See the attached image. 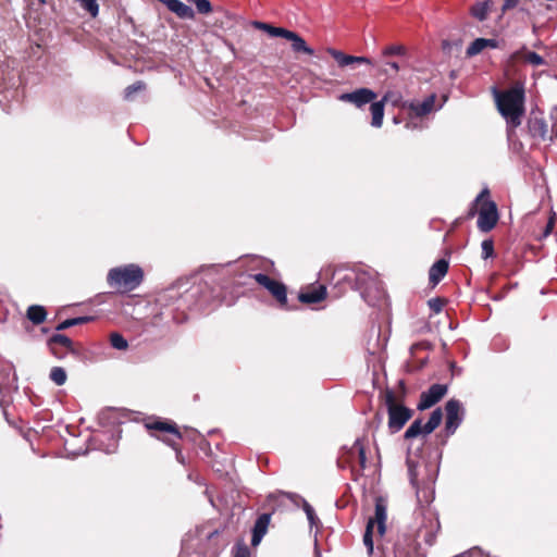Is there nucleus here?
<instances>
[{
  "label": "nucleus",
  "mask_w": 557,
  "mask_h": 557,
  "mask_svg": "<svg viewBox=\"0 0 557 557\" xmlns=\"http://www.w3.org/2000/svg\"><path fill=\"white\" fill-rule=\"evenodd\" d=\"M498 112L506 120L507 134L511 137L522 123L525 113V90L521 83H516L506 90H495Z\"/></svg>",
  "instance_id": "nucleus-1"
},
{
  "label": "nucleus",
  "mask_w": 557,
  "mask_h": 557,
  "mask_svg": "<svg viewBox=\"0 0 557 557\" xmlns=\"http://www.w3.org/2000/svg\"><path fill=\"white\" fill-rule=\"evenodd\" d=\"M143 281L144 271L134 263L113 268L107 275L109 286L122 294L136 289Z\"/></svg>",
  "instance_id": "nucleus-2"
},
{
  "label": "nucleus",
  "mask_w": 557,
  "mask_h": 557,
  "mask_svg": "<svg viewBox=\"0 0 557 557\" xmlns=\"http://www.w3.org/2000/svg\"><path fill=\"white\" fill-rule=\"evenodd\" d=\"M384 404L388 413V429L392 433L400 431L406 423L412 418L413 410L403 404L404 399H398L391 388H385L382 393Z\"/></svg>",
  "instance_id": "nucleus-3"
},
{
  "label": "nucleus",
  "mask_w": 557,
  "mask_h": 557,
  "mask_svg": "<svg viewBox=\"0 0 557 557\" xmlns=\"http://www.w3.org/2000/svg\"><path fill=\"white\" fill-rule=\"evenodd\" d=\"M145 426L151 436L162 441L175 451H181L178 441L182 440L183 435L175 422L158 418L146 422Z\"/></svg>",
  "instance_id": "nucleus-4"
},
{
  "label": "nucleus",
  "mask_w": 557,
  "mask_h": 557,
  "mask_svg": "<svg viewBox=\"0 0 557 557\" xmlns=\"http://www.w3.org/2000/svg\"><path fill=\"white\" fill-rule=\"evenodd\" d=\"M339 468H350L352 474H361L367 468L366 444L361 438H357L351 447L345 448L337 459Z\"/></svg>",
  "instance_id": "nucleus-5"
},
{
  "label": "nucleus",
  "mask_w": 557,
  "mask_h": 557,
  "mask_svg": "<svg viewBox=\"0 0 557 557\" xmlns=\"http://www.w3.org/2000/svg\"><path fill=\"white\" fill-rule=\"evenodd\" d=\"M476 203L480 205L478 216L479 230L485 233L492 231L496 226L499 215L497 205L491 199L487 188H484L476 196Z\"/></svg>",
  "instance_id": "nucleus-6"
},
{
  "label": "nucleus",
  "mask_w": 557,
  "mask_h": 557,
  "mask_svg": "<svg viewBox=\"0 0 557 557\" xmlns=\"http://www.w3.org/2000/svg\"><path fill=\"white\" fill-rule=\"evenodd\" d=\"M384 557H424L420 544L412 534H398L392 548L383 547Z\"/></svg>",
  "instance_id": "nucleus-7"
},
{
  "label": "nucleus",
  "mask_w": 557,
  "mask_h": 557,
  "mask_svg": "<svg viewBox=\"0 0 557 557\" xmlns=\"http://www.w3.org/2000/svg\"><path fill=\"white\" fill-rule=\"evenodd\" d=\"M260 286L265 288L271 296L277 301L280 308L289 309L287 302V287L284 283L270 277L264 273L250 275Z\"/></svg>",
  "instance_id": "nucleus-8"
},
{
  "label": "nucleus",
  "mask_w": 557,
  "mask_h": 557,
  "mask_svg": "<svg viewBox=\"0 0 557 557\" xmlns=\"http://www.w3.org/2000/svg\"><path fill=\"white\" fill-rule=\"evenodd\" d=\"M443 420V412L441 408H436L430 416L429 421L422 424V419H416L404 434L405 440H412L420 435L426 436L431 434L436 428L440 426Z\"/></svg>",
  "instance_id": "nucleus-9"
},
{
  "label": "nucleus",
  "mask_w": 557,
  "mask_h": 557,
  "mask_svg": "<svg viewBox=\"0 0 557 557\" xmlns=\"http://www.w3.org/2000/svg\"><path fill=\"white\" fill-rule=\"evenodd\" d=\"M445 438L442 441V444L446 443V438L453 435L462 422V408L459 400L449 399L445 405Z\"/></svg>",
  "instance_id": "nucleus-10"
},
{
  "label": "nucleus",
  "mask_w": 557,
  "mask_h": 557,
  "mask_svg": "<svg viewBox=\"0 0 557 557\" xmlns=\"http://www.w3.org/2000/svg\"><path fill=\"white\" fill-rule=\"evenodd\" d=\"M50 354L57 359H64L67 354H76L74 342L66 335L57 333L47 341Z\"/></svg>",
  "instance_id": "nucleus-11"
},
{
  "label": "nucleus",
  "mask_w": 557,
  "mask_h": 557,
  "mask_svg": "<svg viewBox=\"0 0 557 557\" xmlns=\"http://www.w3.org/2000/svg\"><path fill=\"white\" fill-rule=\"evenodd\" d=\"M407 54V48L404 45H389L382 49L381 55L384 59L383 67L380 73L388 75L392 71L397 74L400 71L401 65L397 61H392V57H405Z\"/></svg>",
  "instance_id": "nucleus-12"
},
{
  "label": "nucleus",
  "mask_w": 557,
  "mask_h": 557,
  "mask_svg": "<svg viewBox=\"0 0 557 557\" xmlns=\"http://www.w3.org/2000/svg\"><path fill=\"white\" fill-rule=\"evenodd\" d=\"M447 393V385L433 384L425 392H422L418 403V410H426L437 404Z\"/></svg>",
  "instance_id": "nucleus-13"
},
{
  "label": "nucleus",
  "mask_w": 557,
  "mask_h": 557,
  "mask_svg": "<svg viewBox=\"0 0 557 557\" xmlns=\"http://www.w3.org/2000/svg\"><path fill=\"white\" fill-rule=\"evenodd\" d=\"M424 519L428 521L418 531V535L421 536L428 545L435 543L436 534L441 529L438 518L430 509L423 511Z\"/></svg>",
  "instance_id": "nucleus-14"
},
{
  "label": "nucleus",
  "mask_w": 557,
  "mask_h": 557,
  "mask_svg": "<svg viewBox=\"0 0 557 557\" xmlns=\"http://www.w3.org/2000/svg\"><path fill=\"white\" fill-rule=\"evenodd\" d=\"M327 296L326 286L323 284H311L298 294V300L306 305H314L323 301Z\"/></svg>",
  "instance_id": "nucleus-15"
},
{
  "label": "nucleus",
  "mask_w": 557,
  "mask_h": 557,
  "mask_svg": "<svg viewBox=\"0 0 557 557\" xmlns=\"http://www.w3.org/2000/svg\"><path fill=\"white\" fill-rule=\"evenodd\" d=\"M376 98V94L369 88H359L352 92L342 94L338 99L344 102L354 103L357 107H362L372 102Z\"/></svg>",
  "instance_id": "nucleus-16"
},
{
  "label": "nucleus",
  "mask_w": 557,
  "mask_h": 557,
  "mask_svg": "<svg viewBox=\"0 0 557 557\" xmlns=\"http://www.w3.org/2000/svg\"><path fill=\"white\" fill-rule=\"evenodd\" d=\"M327 53L337 62L338 66L344 67L354 63L374 66L375 62L368 57H355L344 53L341 50L329 48Z\"/></svg>",
  "instance_id": "nucleus-17"
},
{
  "label": "nucleus",
  "mask_w": 557,
  "mask_h": 557,
  "mask_svg": "<svg viewBox=\"0 0 557 557\" xmlns=\"http://www.w3.org/2000/svg\"><path fill=\"white\" fill-rule=\"evenodd\" d=\"M511 62H519L523 61L525 63H529L533 66H540L545 65L546 61L542 55L534 51H530L527 49V47H522L521 49L517 50L510 55Z\"/></svg>",
  "instance_id": "nucleus-18"
},
{
  "label": "nucleus",
  "mask_w": 557,
  "mask_h": 557,
  "mask_svg": "<svg viewBox=\"0 0 557 557\" xmlns=\"http://www.w3.org/2000/svg\"><path fill=\"white\" fill-rule=\"evenodd\" d=\"M528 128L532 137L542 140L546 139L548 127L546 121L543 117L531 116L528 120Z\"/></svg>",
  "instance_id": "nucleus-19"
},
{
  "label": "nucleus",
  "mask_w": 557,
  "mask_h": 557,
  "mask_svg": "<svg viewBox=\"0 0 557 557\" xmlns=\"http://www.w3.org/2000/svg\"><path fill=\"white\" fill-rule=\"evenodd\" d=\"M271 520L270 513H262L258 517L252 529L251 544L257 545L260 543L264 534L267 533L269 523Z\"/></svg>",
  "instance_id": "nucleus-20"
},
{
  "label": "nucleus",
  "mask_w": 557,
  "mask_h": 557,
  "mask_svg": "<svg viewBox=\"0 0 557 557\" xmlns=\"http://www.w3.org/2000/svg\"><path fill=\"white\" fill-rule=\"evenodd\" d=\"M165 5L171 12L176 14L180 18H195L194 10L187 4L183 3L181 0H166Z\"/></svg>",
  "instance_id": "nucleus-21"
},
{
  "label": "nucleus",
  "mask_w": 557,
  "mask_h": 557,
  "mask_svg": "<svg viewBox=\"0 0 557 557\" xmlns=\"http://www.w3.org/2000/svg\"><path fill=\"white\" fill-rule=\"evenodd\" d=\"M449 268V263L446 259L437 260L429 271V281L432 286L437 285L443 277L447 274Z\"/></svg>",
  "instance_id": "nucleus-22"
},
{
  "label": "nucleus",
  "mask_w": 557,
  "mask_h": 557,
  "mask_svg": "<svg viewBox=\"0 0 557 557\" xmlns=\"http://www.w3.org/2000/svg\"><path fill=\"white\" fill-rule=\"evenodd\" d=\"M285 39L292 42V49L296 53H305L308 55L314 53V50L307 45L306 40L295 32L288 29Z\"/></svg>",
  "instance_id": "nucleus-23"
},
{
  "label": "nucleus",
  "mask_w": 557,
  "mask_h": 557,
  "mask_svg": "<svg viewBox=\"0 0 557 557\" xmlns=\"http://www.w3.org/2000/svg\"><path fill=\"white\" fill-rule=\"evenodd\" d=\"M412 484L416 486V494L418 503L421 507L429 506L434 499V490L429 483L418 485L416 480L411 479Z\"/></svg>",
  "instance_id": "nucleus-24"
},
{
  "label": "nucleus",
  "mask_w": 557,
  "mask_h": 557,
  "mask_svg": "<svg viewBox=\"0 0 557 557\" xmlns=\"http://www.w3.org/2000/svg\"><path fill=\"white\" fill-rule=\"evenodd\" d=\"M434 104H435V95H431L420 103L409 102L408 109L416 116L421 117V116H425L429 113H431L434 108Z\"/></svg>",
  "instance_id": "nucleus-25"
},
{
  "label": "nucleus",
  "mask_w": 557,
  "mask_h": 557,
  "mask_svg": "<svg viewBox=\"0 0 557 557\" xmlns=\"http://www.w3.org/2000/svg\"><path fill=\"white\" fill-rule=\"evenodd\" d=\"M498 42L495 39L476 38L466 50L467 57H474L482 52L485 48H497Z\"/></svg>",
  "instance_id": "nucleus-26"
},
{
  "label": "nucleus",
  "mask_w": 557,
  "mask_h": 557,
  "mask_svg": "<svg viewBox=\"0 0 557 557\" xmlns=\"http://www.w3.org/2000/svg\"><path fill=\"white\" fill-rule=\"evenodd\" d=\"M371 519L374 520V525L376 524L377 533L383 535L385 532L386 506L382 498L376 499L374 518Z\"/></svg>",
  "instance_id": "nucleus-27"
},
{
  "label": "nucleus",
  "mask_w": 557,
  "mask_h": 557,
  "mask_svg": "<svg viewBox=\"0 0 557 557\" xmlns=\"http://www.w3.org/2000/svg\"><path fill=\"white\" fill-rule=\"evenodd\" d=\"M48 312L44 306L32 305L26 310V318L35 325L44 323L47 319Z\"/></svg>",
  "instance_id": "nucleus-28"
},
{
  "label": "nucleus",
  "mask_w": 557,
  "mask_h": 557,
  "mask_svg": "<svg viewBox=\"0 0 557 557\" xmlns=\"http://www.w3.org/2000/svg\"><path fill=\"white\" fill-rule=\"evenodd\" d=\"M251 25L256 29L265 32L271 37H282V38H285V36H286L287 32H288V29H286V28L276 27V26H273V25H271L269 23L260 22V21H253L251 23Z\"/></svg>",
  "instance_id": "nucleus-29"
},
{
  "label": "nucleus",
  "mask_w": 557,
  "mask_h": 557,
  "mask_svg": "<svg viewBox=\"0 0 557 557\" xmlns=\"http://www.w3.org/2000/svg\"><path fill=\"white\" fill-rule=\"evenodd\" d=\"M372 121L371 125L374 127H381L383 124V117H384V101L383 99L381 101L372 102L370 107Z\"/></svg>",
  "instance_id": "nucleus-30"
},
{
  "label": "nucleus",
  "mask_w": 557,
  "mask_h": 557,
  "mask_svg": "<svg viewBox=\"0 0 557 557\" xmlns=\"http://www.w3.org/2000/svg\"><path fill=\"white\" fill-rule=\"evenodd\" d=\"M92 320H94V317H88V315L66 319L63 322L59 323L57 325L55 330L57 331H63V330H66L69 327H72V326L86 324V323H88V322H90Z\"/></svg>",
  "instance_id": "nucleus-31"
},
{
  "label": "nucleus",
  "mask_w": 557,
  "mask_h": 557,
  "mask_svg": "<svg viewBox=\"0 0 557 557\" xmlns=\"http://www.w3.org/2000/svg\"><path fill=\"white\" fill-rule=\"evenodd\" d=\"M50 380L58 386L65 384L67 374L62 367H53L49 373Z\"/></svg>",
  "instance_id": "nucleus-32"
},
{
  "label": "nucleus",
  "mask_w": 557,
  "mask_h": 557,
  "mask_svg": "<svg viewBox=\"0 0 557 557\" xmlns=\"http://www.w3.org/2000/svg\"><path fill=\"white\" fill-rule=\"evenodd\" d=\"M373 529L374 520L369 519L363 534V544L366 545L370 555L373 553Z\"/></svg>",
  "instance_id": "nucleus-33"
},
{
  "label": "nucleus",
  "mask_w": 557,
  "mask_h": 557,
  "mask_svg": "<svg viewBox=\"0 0 557 557\" xmlns=\"http://www.w3.org/2000/svg\"><path fill=\"white\" fill-rule=\"evenodd\" d=\"M146 89V84L143 81H137L134 84L127 86L124 90V99L133 100V96L136 92L143 91Z\"/></svg>",
  "instance_id": "nucleus-34"
},
{
  "label": "nucleus",
  "mask_w": 557,
  "mask_h": 557,
  "mask_svg": "<svg viewBox=\"0 0 557 557\" xmlns=\"http://www.w3.org/2000/svg\"><path fill=\"white\" fill-rule=\"evenodd\" d=\"M384 102H391L394 107L408 108L409 102L401 101V95L398 92L388 91L383 97Z\"/></svg>",
  "instance_id": "nucleus-35"
},
{
  "label": "nucleus",
  "mask_w": 557,
  "mask_h": 557,
  "mask_svg": "<svg viewBox=\"0 0 557 557\" xmlns=\"http://www.w3.org/2000/svg\"><path fill=\"white\" fill-rule=\"evenodd\" d=\"M110 344L113 348L119 350H125L128 347L127 341L116 332L110 334Z\"/></svg>",
  "instance_id": "nucleus-36"
},
{
  "label": "nucleus",
  "mask_w": 557,
  "mask_h": 557,
  "mask_svg": "<svg viewBox=\"0 0 557 557\" xmlns=\"http://www.w3.org/2000/svg\"><path fill=\"white\" fill-rule=\"evenodd\" d=\"M195 4L196 10L199 14L208 15L212 13L213 8L209 0H187Z\"/></svg>",
  "instance_id": "nucleus-37"
},
{
  "label": "nucleus",
  "mask_w": 557,
  "mask_h": 557,
  "mask_svg": "<svg viewBox=\"0 0 557 557\" xmlns=\"http://www.w3.org/2000/svg\"><path fill=\"white\" fill-rule=\"evenodd\" d=\"M488 7L487 3H476L471 8V14L479 21H484L487 17Z\"/></svg>",
  "instance_id": "nucleus-38"
},
{
  "label": "nucleus",
  "mask_w": 557,
  "mask_h": 557,
  "mask_svg": "<svg viewBox=\"0 0 557 557\" xmlns=\"http://www.w3.org/2000/svg\"><path fill=\"white\" fill-rule=\"evenodd\" d=\"M82 8L85 9L92 17H96L99 12L97 0H78Z\"/></svg>",
  "instance_id": "nucleus-39"
},
{
  "label": "nucleus",
  "mask_w": 557,
  "mask_h": 557,
  "mask_svg": "<svg viewBox=\"0 0 557 557\" xmlns=\"http://www.w3.org/2000/svg\"><path fill=\"white\" fill-rule=\"evenodd\" d=\"M447 300L445 298L436 297L429 300V307L434 313H440Z\"/></svg>",
  "instance_id": "nucleus-40"
},
{
  "label": "nucleus",
  "mask_w": 557,
  "mask_h": 557,
  "mask_svg": "<svg viewBox=\"0 0 557 557\" xmlns=\"http://www.w3.org/2000/svg\"><path fill=\"white\" fill-rule=\"evenodd\" d=\"M556 219H557L556 213L554 211H550V215L547 220V223H546L540 238H546L553 232L555 224H556Z\"/></svg>",
  "instance_id": "nucleus-41"
},
{
  "label": "nucleus",
  "mask_w": 557,
  "mask_h": 557,
  "mask_svg": "<svg viewBox=\"0 0 557 557\" xmlns=\"http://www.w3.org/2000/svg\"><path fill=\"white\" fill-rule=\"evenodd\" d=\"M494 256V243L492 239L482 242V258L488 259Z\"/></svg>",
  "instance_id": "nucleus-42"
},
{
  "label": "nucleus",
  "mask_w": 557,
  "mask_h": 557,
  "mask_svg": "<svg viewBox=\"0 0 557 557\" xmlns=\"http://www.w3.org/2000/svg\"><path fill=\"white\" fill-rule=\"evenodd\" d=\"M304 510L307 515L310 525H314L319 520L318 517L315 516L314 509L311 507L309 503L304 502Z\"/></svg>",
  "instance_id": "nucleus-43"
},
{
  "label": "nucleus",
  "mask_w": 557,
  "mask_h": 557,
  "mask_svg": "<svg viewBox=\"0 0 557 557\" xmlns=\"http://www.w3.org/2000/svg\"><path fill=\"white\" fill-rule=\"evenodd\" d=\"M257 261H258V267L265 272H270L274 268V262L269 259L259 258V259H257Z\"/></svg>",
  "instance_id": "nucleus-44"
},
{
  "label": "nucleus",
  "mask_w": 557,
  "mask_h": 557,
  "mask_svg": "<svg viewBox=\"0 0 557 557\" xmlns=\"http://www.w3.org/2000/svg\"><path fill=\"white\" fill-rule=\"evenodd\" d=\"M461 557H490L488 555L484 554L479 548H472L466 553L461 554Z\"/></svg>",
  "instance_id": "nucleus-45"
},
{
  "label": "nucleus",
  "mask_w": 557,
  "mask_h": 557,
  "mask_svg": "<svg viewBox=\"0 0 557 557\" xmlns=\"http://www.w3.org/2000/svg\"><path fill=\"white\" fill-rule=\"evenodd\" d=\"M250 552L246 545H237L236 552L233 557H249Z\"/></svg>",
  "instance_id": "nucleus-46"
},
{
  "label": "nucleus",
  "mask_w": 557,
  "mask_h": 557,
  "mask_svg": "<svg viewBox=\"0 0 557 557\" xmlns=\"http://www.w3.org/2000/svg\"><path fill=\"white\" fill-rule=\"evenodd\" d=\"M520 0H504L502 11L506 12L511 9H515L519 4Z\"/></svg>",
  "instance_id": "nucleus-47"
},
{
  "label": "nucleus",
  "mask_w": 557,
  "mask_h": 557,
  "mask_svg": "<svg viewBox=\"0 0 557 557\" xmlns=\"http://www.w3.org/2000/svg\"><path fill=\"white\" fill-rule=\"evenodd\" d=\"M479 208H480V205H479V203H476V198H475V199H474V201L472 202V205H471V207H470L469 211H468L467 216H468L469 219H471V218L475 216V214H478V215H479Z\"/></svg>",
  "instance_id": "nucleus-48"
},
{
  "label": "nucleus",
  "mask_w": 557,
  "mask_h": 557,
  "mask_svg": "<svg viewBox=\"0 0 557 557\" xmlns=\"http://www.w3.org/2000/svg\"><path fill=\"white\" fill-rule=\"evenodd\" d=\"M479 208H480V205H479V203H476V198H475V199H474V201L472 202V205H471V207H470L469 211H468L467 216H468L469 219H471V218L475 216V214H478V215H479Z\"/></svg>",
  "instance_id": "nucleus-49"
},
{
  "label": "nucleus",
  "mask_w": 557,
  "mask_h": 557,
  "mask_svg": "<svg viewBox=\"0 0 557 557\" xmlns=\"http://www.w3.org/2000/svg\"><path fill=\"white\" fill-rule=\"evenodd\" d=\"M447 46H448V42L446 40L443 41V49H446Z\"/></svg>",
  "instance_id": "nucleus-50"
},
{
  "label": "nucleus",
  "mask_w": 557,
  "mask_h": 557,
  "mask_svg": "<svg viewBox=\"0 0 557 557\" xmlns=\"http://www.w3.org/2000/svg\"><path fill=\"white\" fill-rule=\"evenodd\" d=\"M399 385H400V387H401V388H405V383H404V381H399Z\"/></svg>",
  "instance_id": "nucleus-51"
},
{
  "label": "nucleus",
  "mask_w": 557,
  "mask_h": 557,
  "mask_svg": "<svg viewBox=\"0 0 557 557\" xmlns=\"http://www.w3.org/2000/svg\"><path fill=\"white\" fill-rule=\"evenodd\" d=\"M159 1H160V2H162L163 4H165V1H166V0H159Z\"/></svg>",
  "instance_id": "nucleus-52"
},
{
  "label": "nucleus",
  "mask_w": 557,
  "mask_h": 557,
  "mask_svg": "<svg viewBox=\"0 0 557 557\" xmlns=\"http://www.w3.org/2000/svg\"><path fill=\"white\" fill-rule=\"evenodd\" d=\"M39 2H40V3H45V2H46V0H39Z\"/></svg>",
  "instance_id": "nucleus-53"
}]
</instances>
